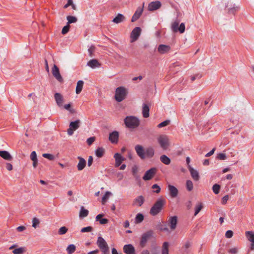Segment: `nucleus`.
<instances>
[{"label":"nucleus","mask_w":254,"mask_h":254,"mask_svg":"<svg viewBox=\"0 0 254 254\" xmlns=\"http://www.w3.org/2000/svg\"><path fill=\"white\" fill-rule=\"evenodd\" d=\"M145 158H152L154 155V149L152 147L147 148L145 150Z\"/></svg>","instance_id":"nucleus-26"},{"label":"nucleus","mask_w":254,"mask_h":254,"mask_svg":"<svg viewBox=\"0 0 254 254\" xmlns=\"http://www.w3.org/2000/svg\"><path fill=\"white\" fill-rule=\"evenodd\" d=\"M109 140L112 143H117L119 138V133L117 131L111 133L109 135Z\"/></svg>","instance_id":"nucleus-22"},{"label":"nucleus","mask_w":254,"mask_h":254,"mask_svg":"<svg viewBox=\"0 0 254 254\" xmlns=\"http://www.w3.org/2000/svg\"><path fill=\"white\" fill-rule=\"evenodd\" d=\"M124 122L126 126L130 128H135L139 125V120L137 118L134 116H127L124 119Z\"/></svg>","instance_id":"nucleus-2"},{"label":"nucleus","mask_w":254,"mask_h":254,"mask_svg":"<svg viewBox=\"0 0 254 254\" xmlns=\"http://www.w3.org/2000/svg\"><path fill=\"white\" fill-rule=\"evenodd\" d=\"M220 186L218 184H215L212 187V190L214 193L218 194L219 192Z\"/></svg>","instance_id":"nucleus-46"},{"label":"nucleus","mask_w":254,"mask_h":254,"mask_svg":"<svg viewBox=\"0 0 254 254\" xmlns=\"http://www.w3.org/2000/svg\"><path fill=\"white\" fill-rule=\"evenodd\" d=\"M157 141L163 150H166L170 145L169 138L166 135H159L157 138Z\"/></svg>","instance_id":"nucleus-5"},{"label":"nucleus","mask_w":254,"mask_h":254,"mask_svg":"<svg viewBox=\"0 0 254 254\" xmlns=\"http://www.w3.org/2000/svg\"><path fill=\"white\" fill-rule=\"evenodd\" d=\"M191 246V244L189 242H187L184 246L182 248V250L183 251V254H187L188 253V249H189Z\"/></svg>","instance_id":"nucleus-41"},{"label":"nucleus","mask_w":254,"mask_h":254,"mask_svg":"<svg viewBox=\"0 0 254 254\" xmlns=\"http://www.w3.org/2000/svg\"><path fill=\"white\" fill-rule=\"evenodd\" d=\"M66 19L67 20V24L68 25L73 23H75L77 21V18L73 16H67L66 17Z\"/></svg>","instance_id":"nucleus-38"},{"label":"nucleus","mask_w":254,"mask_h":254,"mask_svg":"<svg viewBox=\"0 0 254 254\" xmlns=\"http://www.w3.org/2000/svg\"><path fill=\"white\" fill-rule=\"evenodd\" d=\"M0 156L5 160L10 161L12 159V156L6 151H0Z\"/></svg>","instance_id":"nucleus-29"},{"label":"nucleus","mask_w":254,"mask_h":254,"mask_svg":"<svg viewBox=\"0 0 254 254\" xmlns=\"http://www.w3.org/2000/svg\"><path fill=\"white\" fill-rule=\"evenodd\" d=\"M238 9H239L238 7H229L228 8V12L229 13L234 14L236 11L238 10Z\"/></svg>","instance_id":"nucleus-58"},{"label":"nucleus","mask_w":254,"mask_h":254,"mask_svg":"<svg viewBox=\"0 0 254 254\" xmlns=\"http://www.w3.org/2000/svg\"><path fill=\"white\" fill-rule=\"evenodd\" d=\"M161 6V3L159 1H154L148 4L147 9L149 11H154L159 9Z\"/></svg>","instance_id":"nucleus-11"},{"label":"nucleus","mask_w":254,"mask_h":254,"mask_svg":"<svg viewBox=\"0 0 254 254\" xmlns=\"http://www.w3.org/2000/svg\"><path fill=\"white\" fill-rule=\"evenodd\" d=\"M105 153V149L102 147L98 148L95 151V154L99 158L102 157Z\"/></svg>","instance_id":"nucleus-35"},{"label":"nucleus","mask_w":254,"mask_h":254,"mask_svg":"<svg viewBox=\"0 0 254 254\" xmlns=\"http://www.w3.org/2000/svg\"><path fill=\"white\" fill-rule=\"evenodd\" d=\"M78 159L79 160V162L77 164V167L79 171H81L84 168L86 162L85 159L81 157H78Z\"/></svg>","instance_id":"nucleus-25"},{"label":"nucleus","mask_w":254,"mask_h":254,"mask_svg":"<svg viewBox=\"0 0 254 254\" xmlns=\"http://www.w3.org/2000/svg\"><path fill=\"white\" fill-rule=\"evenodd\" d=\"M142 113L144 118H148L149 116V107L146 104L142 105Z\"/></svg>","instance_id":"nucleus-24"},{"label":"nucleus","mask_w":254,"mask_h":254,"mask_svg":"<svg viewBox=\"0 0 254 254\" xmlns=\"http://www.w3.org/2000/svg\"><path fill=\"white\" fill-rule=\"evenodd\" d=\"M141 28L138 27L134 28L130 33L131 42H134L137 40L141 34Z\"/></svg>","instance_id":"nucleus-8"},{"label":"nucleus","mask_w":254,"mask_h":254,"mask_svg":"<svg viewBox=\"0 0 254 254\" xmlns=\"http://www.w3.org/2000/svg\"><path fill=\"white\" fill-rule=\"evenodd\" d=\"M246 236L248 240L254 243V232L253 231H246Z\"/></svg>","instance_id":"nucleus-34"},{"label":"nucleus","mask_w":254,"mask_h":254,"mask_svg":"<svg viewBox=\"0 0 254 254\" xmlns=\"http://www.w3.org/2000/svg\"><path fill=\"white\" fill-rule=\"evenodd\" d=\"M93 230V228L91 226H88L86 227H84L81 229V232L82 233H85V232H91Z\"/></svg>","instance_id":"nucleus-55"},{"label":"nucleus","mask_w":254,"mask_h":254,"mask_svg":"<svg viewBox=\"0 0 254 254\" xmlns=\"http://www.w3.org/2000/svg\"><path fill=\"white\" fill-rule=\"evenodd\" d=\"M67 231V228L65 226H63L59 229L58 233L59 235H64L65 234Z\"/></svg>","instance_id":"nucleus-49"},{"label":"nucleus","mask_w":254,"mask_h":254,"mask_svg":"<svg viewBox=\"0 0 254 254\" xmlns=\"http://www.w3.org/2000/svg\"><path fill=\"white\" fill-rule=\"evenodd\" d=\"M89 211L88 210L85 209L84 207L82 206L80 207L79 216L80 218H84L88 216Z\"/></svg>","instance_id":"nucleus-31"},{"label":"nucleus","mask_w":254,"mask_h":254,"mask_svg":"<svg viewBox=\"0 0 254 254\" xmlns=\"http://www.w3.org/2000/svg\"><path fill=\"white\" fill-rule=\"evenodd\" d=\"M95 140V137H91L87 139V142L88 145H91L94 141Z\"/></svg>","instance_id":"nucleus-60"},{"label":"nucleus","mask_w":254,"mask_h":254,"mask_svg":"<svg viewBox=\"0 0 254 254\" xmlns=\"http://www.w3.org/2000/svg\"><path fill=\"white\" fill-rule=\"evenodd\" d=\"M229 199V196L228 195H225L222 199V203L223 204H225L227 203L228 200Z\"/></svg>","instance_id":"nucleus-61"},{"label":"nucleus","mask_w":254,"mask_h":254,"mask_svg":"<svg viewBox=\"0 0 254 254\" xmlns=\"http://www.w3.org/2000/svg\"><path fill=\"white\" fill-rule=\"evenodd\" d=\"M97 245L101 251L109 248L105 240L101 237L98 238Z\"/></svg>","instance_id":"nucleus-14"},{"label":"nucleus","mask_w":254,"mask_h":254,"mask_svg":"<svg viewBox=\"0 0 254 254\" xmlns=\"http://www.w3.org/2000/svg\"><path fill=\"white\" fill-rule=\"evenodd\" d=\"M25 251L26 250L25 248L20 247L14 249L12 251V253L13 254H23Z\"/></svg>","instance_id":"nucleus-37"},{"label":"nucleus","mask_w":254,"mask_h":254,"mask_svg":"<svg viewBox=\"0 0 254 254\" xmlns=\"http://www.w3.org/2000/svg\"><path fill=\"white\" fill-rule=\"evenodd\" d=\"M126 20V17L122 14L119 13L118 15L113 19V22L118 24L121 23Z\"/></svg>","instance_id":"nucleus-27"},{"label":"nucleus","mask_w":254,"mask_h":254,"mask_svg":"<svg viewBox=\"0 0 254 254\" xmlns=\"http://www.w3.org/2000/svg\"><path fill=\"white\" fill-rule=\"evenodd\" d=\"M94 50L95 47L94 46H91L88 49V51L90 54V57H92V54L94 52Z\"/></svg>","instance_id":"nucleus-62"},{"label":"nucleus","mask_w":254,"mask_h":254,"mask_svg":"<svg viewBox=\"0 0 254 254\" xmlns=\"http://www.w3.org/2000/svg\"><path fill=\"white\" fill-rule=\"evenodd\" d=\"M180 21L178 19L175 20L171 24V29L174 32H179L183 33L185 31V25L184 23L180 24Z\"/></svg>","instance_id":"nucleus-4"},{"label":"nucleus","mask_w":254,"mask_h":254,"mask_svg":"<svg viewBox=\"0 0 254 254\" xmlns=\"http://www.w3.org/2000/svg\"><path fill=\"white\" fill-rule=\"evenodd\" d=\"M186 186H187V190L189 191H191L193 189L192 182L190 180H188L186 183Z\"/></svg>","instance_id":"nucleus-50"},{"label":"nucleus","mask_w":254,"mask_h":254,"mask_svg":"<svg viewBox=\"0 0 254 254\" xmlns=\"http://www.w3.org/2000/svg\"><path fill=\"white\" fill-rule=\"evenodd\" d=\"M188 168L193 180L198 181L199 179V176L197 171L194 169L190 165L188 166Z\"/></svg>","instance_id":"nucleus-19"},{"label":"nucleus","mask_w":254,"mask_h":254,"mask_svg":"<svg viewBox=\"0 0 254 254\" xmlns=\"http://www.w3.org/2000/svg\"><path fill=\"white\" fill-rule=\"evenodd\" d=\"M104 216V214H99L96 217V220L99 221L102 225L106 224L108 223L109 220L106 218H102Z\"/></svg>","instance_id":"nucleus-28"},{"label":"nucleus","mask_w":254,"mask_h":254,"mask_svg":"<svg viewBox=\"0 0 254 254\" xmlns=\"http://www.w3.org/2000/svg\"><path fill=\"white\" fill-rule=\"evenodd\" d=\"M217 158V159H218L219 160H224L226 159L227 157L225 153H219L218 154Z\"/></svg>","instance_id":"nucleus-56"},{"label":"nucleus","mask_w":254,"mask_h":254,"mask_svg":"<svg viewBox=\"0 0 254 254\" xmlns=\"http://www.w3.org/2000/svg\"><path fill=\"white\" fill-rule=\"evenodd\" d=\"M166 203V200L163 198H159L155 202L150 210V214L152 216L158 214L162 210Z\"/></svg>","instance_id":"nucleus-1"},{"label":"nucleus","mask_w":254,"mask_h":254,"mask_svg":"<svg viewBox=\"0 0 254 254\" xmlns=\"http://www.w3.org/2000/svg\"><path fill=\"white\" fill-rule=\"evenodd\" d=\"M30 159L32 161L37 160V154L35 151H33L31 153Z\"/></svg>","instance_id":"nucleus-57"},{"label":"nucleus","mask_w":254,"mask_h":254,"mask_svg":"<svg viewBox=\"0 0 254 254\" xmlns=\"http://www.w3.org/2000/svg\"><path fill=\"white\" fill-rule=\"evenodd\" d=\"M144 3L142 7H138L131 18V22L136 21L141 16L143 10Z\"/></svg>","instance_id":"nucleus-13"},{"label":"nucleus","mask_w":254,"mask_h":254,"mask_svg":"<svg viewBox=\"0 0 254 254\" xmlns=\"http://www.w3.org/2000/svg\"><path fill=\"white\" fill-rule=\"evenodd\" d=\"M233 232L231 230H228L225 233V236L227 238H231L233 237Z\"/></svg>","instance_id":"nucleus-59"},{"label":"nucleus","mask_w":254,"mask_h":254,"mask_svg":"<svg viewBox=\"0 0 254 254\" xmlns=\"http://www.w3.org/2000/svg\"><path fill=\"white\" fill-rule=\"evenodd\" d=\"M52 72L53 75L58 81L61 83L63 82V79L60 73L59 69L56 64L53 65V67L52 69Z\"/></svg>","instance_id":"nucleus-9"},{"label":"nucleus","mask_w":254,"mask_h":254,"mask_svg":"<svg viewBox=\"0 0 254 254\" xmlns=\"http://www.w3.org/2000/svg\"><path fill=\"white\" fill-rule=\"evenodd\" d=\"M69 28H70V25H68L67 24L65 26H64L62 30V33L63 35L66 34L69 31Z\"/></svg>","instance_id":"nucleus-51"},{"label":"nucleus","mask_w":254,"mask_h":254,"mask_svg":"<svg viewBox=\"0 0 254 254\" xmlns=\"http://www.w3.org/2000/svg\"><path fill=\"white\" fill-rule=\"evenodd\" d=\"M153 232L151 230L148 231L142 234L140 241V246L143 248L145 246L147 241L152 236Z\"/></svg>","instance_id":"nucleus-6"},{"label":"nucleus","mask_w":254,"mask_h":254,"mask_svg":"<svg viewBox=\"0 0 254 254\" xmlns=\"http://www.w3.org/2000/svg\"><path fill=\"white\" fill-rule=\"evenodd\" d=\"M160 161L165 165H169L171 163L170 159L165 155H162L160 158Z\"/></svg>","instance_id":"nucleus-33"},{"label":"nucleus","mask_w":254,"mask_h":254,"mask_svg":"<svg viewBox=\"0 0 254 254\" xmlns=\"http://www.w3.org/2000/svg\"><path fill=\"white\" fill-rule=\"evenodd\" d=\"M80 121L79 120L74 122H71L69 124V127L67 129V134L72 135L74 130H76L80 126Z\"/></svg>","instance_id":"nucleus-7"},{"label":"nucleus","mask_w":254,"mask_h":254,"mask_svg":"<svg viewBox=\"0 0 254 254\" xmlns=\"http://www.w3.org/2000/svg\"><path fill=\"white\" fill-rule=\"evenodd\" d=\"M84 82L82 80H79L76 85V93L77 94H79L82 89L83 86Z\"/></svg>","instance_id":"nucleus-32"},{"label":"nucleus","mask_w":254,"mask_h":254,"mask_svg":"<svg viewBox=\"0 0 254 254\" xmlns=\"http://www.w3.org/2000/svg\"><path fill=\"white\" fill-rule=\"evenodd\" d=\"M123 250L126 254H135V249L131 244L125 245Z\"/></svg>","instance_id":"nucleus-15"},{"label":"nucleus","mask_w":254,"mask_h":254,"mask_svg":"<svg viewBox=\"0 0 254 254\" xmlns=\"http://www.w3.org/2000/svg\"><path fill=\"white\" fill-rule=\"evenodd\" d=\"M168 248L169 243L166 242H164L162 246V254H168Z\"/></svg>","instance_id":"nucleus-36"},{"label":"nucleus","mask_w":254,"mask_h":254,"mask_svg":"<svg viewBox=\"0 0 254 254\" xmlns=\"http://www.w3.org/2000/svg\"><path fill=\"white\" fill-rule=\"evenodd\" d=\"M170 122L169 120H166V121L160 123L159 124H158L157 127L159 128H161V127H164L167 126V125H168L169 124Z\"/></svg>","instance_id":"nucleus-53"},{"label":"nucleus","mask_w":254,"mask_h":254,"mask_svg":"<svg viewBox=\"0 0 254 254\" xmlns=\"http://www.w3.org/2000/svg\"><path fill=\"white\" fill-rule=\"evenodd\" d=\"M54 97L57 105L59 107H62L64 103V98L63 96L59 93H56L54 95Z\"/></svg>","instance_id":"nucleus-16"},{"label":"nucleus","mask_w":254,"mask_h":254,"mask_svg":"<svg viewBox=\"0 0 254 254\" xmlns=\"http://www.w3.org/2000/svg\"><path fill=\"white\" fill-rule=\"evenodd\" d=\"M42 156L49 160H53L55 159V156L51 154L44 153L42 154Z\"/></svg>","instance_id":"nucleus-48"},{"label":"nucleus","mask_w":254,"mask_h":254,"mask_svg":"<svg viewBox=\"0 0 254 254\" xmlns=\"http://www.w3.org/2000/svg\"><path fill=\"white\" fill-rule=\"evenodd\" d=\"M114 158L115 159V166L116 167H119L122 163L125 160V158L123 157L121 155L118 153H116L114 155Z\"/></svg>","instance_id":"nucleus-20"},{"label":"nucleus","mask_w":254,"mask_h":254,"mask_svg":"<svg viewBox=\"0 0 254 254\" xmlns=\"http://www.w3.org/2000/svg\"><path fill=\"white\" fill-rule=\"evenodd\" d=\"M170 47L166 45H160L158 47V51L161 54L168 53L170 50Z\"/></svg>","instance_id":"nucleus-18"},{"label":"nucleus","mask_w":254,"mask_h":254,"mask_svg":"<svg viewBox=\"0 0 254 254\" xmlns=\"http://www.w3.org/2000/svg\"><path fill=\"white\" fill-rule=\"evenodd\" d=\"M87 65L92 68H95L97 67H99L100 65L98 61L96 59H93V60L89 61L87 63Z\"/></svg>","instance_id":"nucleus-30"},{"label":"nucleus","mask_w":254,"mask_h":254,"mask_svg":"<svg viewBox=\"0 0 254 254\" xmlns=\"http://www.w3.org/2000/svg\"><path fill=\"white\" fill-rule=\"evenodd\" d=\"M64 108L68 111L70 113L73 114L75 113V110L72 108H71V104H68L64 105Z\"/></svg>","instance_id":"nucleus-44"},{"label":"nucleus","mask_w":254,"mask_h":254,"mask_svg":"<svg viewBox=\"0 0 254 254\" xmlns=\"http://www.w3.org/2000/svg\"><path fill=\"white\" fill-rule=\"evenodd\" d=\"M203 207L202 204L201 203H198L195 208V213L194 215L196 216L202 209Z\"/></svg>","instance_id":"nucleus-42"},{"label":"nucleus","mask_w":254,"mask_h":254,"mask_svg":"<svg viewBox=\"0 0 254 254\" xmlns=\"http://www.w3.org/2000/svg\"><path fill=\"white\" fill-rule=\"evenodd\" d=\"M76 249V247L74 245L71 244L69 245L66 248V251L68 254H73Z\"/></svg>","instance_id":"nucleus-39"},{"label":"nucleus","mask_w":254,"mask_h":254,"mask_svg":"<svg viewBox=\"0 0 254 254\" xmlns=\"http://www.w3.org/2000/svg\"><path fill=\"white\" fill-rule=\"evenodd\" d=\"M156 172V169L155 168H152L149 170L147 171L143 177V179L144 181H148L151 180L155 175Z\"/></svg>","instance_id":"nucleus-10"},{"label":"nucleus","mask_w":254,"mask_h":254,"mask_svg":"<svg viewBox=\"0 0 254 254\" xmlns=\"http://www.w3.org/2000/svg\"><path fill=\"white\" fill-rule=\"evenodd\" d=\"M40 224V220L36 217H34L32 219V227L36 228Z\"/></svg>","instance_id":"nucleus-45"},{"label":"nucleus","mask_w":254,"mask_h":254,"mask_svg":"<svg viewBox=\"0 0 254 254\" xmlns=\"http://www.w3.org/2000/svg\"><path fill=\"white\" fill-rule=\"evenodd\" d=\"M169 222L171 230H175L177 226V217L176 216L171 217L169 219Z\"/></svg>","instance_id":"nucleus-23"},{"label":"nucleus","mask_w":254,"mask_h":254,"mask_svg":"<svg viewBox=\"0 0 254 254\" xmlns=\"http://www.w3.org/2000/svg\"><path fill=\"white\" fill-rule=\"evenodd\" d=\"M145 150L143 146L140 145H136L135 146V150L137 155L141 159L145 158Z\"/></svg>","instance_id":"nucleus-12"},{"label":"nucleus","mask_w":254,"mask_h":254,"mask_svg":"<svg viewBox=\"0 0 254 254\" xmlns=\"http://www.w3.org/2000/svg\"><path fill=\"white\" fill-rule=\"evenodd\" d=\"M179 64L178 63H174L170 66V71L171 73H175L177 72V70H174V68L176 66H178Z\"/></svg>","instance_id":"nucleus-54"},{"label":"nucleus","mask_w":254,"mask_h":254,"mask_svg":"<svg viewBox=\"0 0 254 254\" xmlns=\"http://www.w3.org/2000/svg\"><path fill=\"white\" fill-rule=\"evenodd\" d=\"M93 163V157L91 156H90L89 157L88 160V166L90 167Z\"/></svg>","instance_id":"nucleus-64"},{"label":"nucleus","mask_w":254,"mask_h":254,"mask_svg":"<svg viewBox=\"0 0 254 254\" xmlns=\"http://www.w3.org/2000/svg\"><path fill=\"white\" fill-rule=\"evenodd\" d=\"M239 251V249L237 247H233L230 248L228 250V253L230 254H237Z\"/></svg>","instance_id":"nucleus-52"},{"label":"nucleus","mask_w":254,"mask_h":254,"mask_svg":"<svg viewBox=\"0 0 254 254\" xmlns=\"http://www.w3.org/2000/svg\"><path fill=\"white\" fill-rule=\"evenodd\" d=\"M111 193L110 191H107L105 195L102 197V203L103 204H105L107 199L109 198Z\"/></svg>","instance_id":"nucleus-43"},{"label":"nucleus","mask_w":254,"mask_h":254,"mask_svg":"<svg viewBox=\"0 0 254 254\" xmlns=\"http://www.w3.org/2000/svg\"><path fill=\"white\" fill-rule=\"evenodd\" d=\"M144 202V198L142 195L136 197L133 201L132 205L136 206H141Z\"/></svg>","instance_id":"nucleus-17"},{"label":"nucleus","mask_w":254,"mask_h":254,"mask_svg":"<svg viewBox=\"0 0 254 254\" xmlns=\"http://www.w3.org/2000/svg\"><path fill=\"white\" fill-rule=\"evenodd\" d=\"M144 219L143 215L141 213H138L135 218V223L136 224L141 223Z\"/></svg>","instance_id":"nucleus-40"},{"label":"nucleus","mask_w":254,"mask_h":254,"mask_svg":"<svg viewBox=\"0 0 254 254\" xmlns=\"http://www.w3.org/2000/svg\"><path fill=\"white\" fill-rule=\"evenodd\" d=\"M127 94V90L123 86L118 87L115 91V98L118 102H121L126 98Z\"/></svg>","instance_id":"nucleus-3"},{"label":"nucleus","mask_w":254,"mask_h":254,"mask_svg":"<svg viewBox=\"0 0 254 254\" xmlns=\"http://www.w3.org/2000/svg\"><path fill=\"white\" fill-rule=\"evenodd\" d=\"M215 150V148H213L212 150H211L210 152H209L205 155V157H208L213 155L214 153Z\"/></svg>","instance_id":"nucleus-63"},{"label":"nucleus","mask_w":254,"mask_h":254,"mask_svg":"<svg viewBox=\"0 0 254 254\" xmlns=\"http://www.w3.org/2000/svg\"><path fill=\"white\" fill-rule=\"evenodd\" d=\"M151 188L153 190V192L156 193H159L160 192L161 189L160 187L157 185H153Z\"/></svg>","instance_id":"nucleus-47"},{"label":"nucleus","mask_w":254,"mask_h":254,"mask_svg":"<svg viewBox=\"0 0 254 254\" xmlns=\"http://www.w3.org/2000/svg\"><path fill=\"white\" fill-rule=\"evenodd\" d=\"M168 189L169 190L170 194L172 197L174 198L177 196L178 194V190L176 187L169 185L168 186Z\"/></svg>","instance_id":"nucleus-21"}]
</instances>
